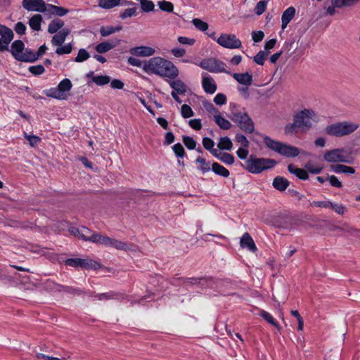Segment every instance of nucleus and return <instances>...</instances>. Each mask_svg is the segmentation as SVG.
I'll return each mask as SVG.
<instances>
[{
	"mask_svg": "<svg viewBox=\"0 0 360 360\" xmlns=\"http://www.w3.org/2000/svg\"><path fill=\"white\" fill-rule=\"evenodd\" d=\"M143 69L147 73L155 74L172 79H174L179 75V70L173 63L161 57L151 58L148 61L144 63Z\"/></svg>",
	"mask_w": 360,
	"mask_h": 360,
	"instance_id": "obj_1",
	"label": "nucleus"
},
{
	"mask_svg": "<svg viewBox=\"0 0 360 360\" xmlns=\"http://www.w3.org/2000/svg\"><path fill=\"white\" fill-rule=\"evenodd\" d=\"M276 164L277 162L273 159L259 158L251 155L244 164L241 163V165L250 173L259 174L266 169L273 168Z\"/></svg>",
	"mask_w": 360,
	"mask_h": 360,
	"instance_id": "obj_2",
	"label": "nucleus"
},
{
	"mask_svg": "<svg viewBox=\"0 0 360 360\" xmlns=\"http://www.w3.org/2000/svg\"><path fill=\"white\" fill-rule=\"evenodd\" d=\"M264 143L268 148L287 158H295L300 153L297 147L275 141L268 136L264 137Z\"/></svg>",
	"mask_w": 360,
	"mask_h": 360,
	"instance_id": "obj_3",
	"label": "nucleus"
},
{
	"mask_svg": "<svg viewBox=\"0 0 360 360\" xmlns=\"http://www.w3.org/2000/svg\"><path fill=\"white\" fill-rule=\"evenodd\" d=\"M359 127V125L356 123L339 122L327 126L325 128V132L330 136L342 137L353 133Z\"/></svg>",
	"mask_w": 360,
	"mask_h": 360,
	"instance_id": "obj_4",
	"label": "nucleus"
},
{
	"mask_svg": "<svg viewBox=\"0 0 360 360\" xmlns=\"http://www.w3.org/2000/svg\"><path fill=\"white\" fill-rule=\"evenodd\" d=\"M229 117L237 124V126L247 134H252L255 131V124L252 118L243 108L241 112H232Z\"/></svg>",
	"mask_w": 360,
	"mask_h": 360,
	"instance_id": "obj_5",
	"label": "nucleus"
},
{
	"mask_svg": "<svg viewBox=\"0 0 360 360\" xmlns=\"http://www.w3.org/2000/svg\"><path fill=\"white\" fill-rule=\"evenodd\" d=\"M9 51L14 58L18 61L30 62L34 57L31 53V49H25V44L21 40L13 41Z\"/></svg>",
	"mask_w": 360,
	"mask_h": 360,
	"instance_id": "obj_6",
	"label": "nucleus"
},
{
	"mask_svg": "<svg viewBox=\"0 0 360 360\" xmlns=\"http://www.w3.org/2000/svg\"><path fill=\"white\" fill-rule=\"evenodd\" d=\"M199 66L210 72H224L231 75L229 71L226 70V63L216 58L212 57L202 59L200 62Z\"/></svg>",
	"mask_w": 360,
	"mask_h": 360,
	"instance_id": "obj_7",
	"label": "nucleus"
},
{
	"mask_svg": "<svg viewBox=\"0 0 360 360\" xmlns=\"http://www.w3.org/2000/svg\"><path fill=\"white\" fill-rule=\"evenodd\" d=\"M324 160L328 162H345L351 163L352 160L349 154L345 148H337L328 150L323 155Z\"/></svg>",
	"mask_w": 360,
	"mask_h": 360,
	"instance_id": "obj_8",
	"label": "nucleus"
},
{
	"mask_svg": "<svg viewBox=\"0 0 360 360\" xmlns=\"http://www.w3.org/2000/svg\"><path fill=\"white\" fill-rule=\"evenodd\" d=\"M216 41L222 47L229 49H240L242 46L241 41L233 34H221Z\"/></svg>",
	"mask_w": 360,
	"mask_h": 360,
	"instance_id": "obj_9",
	"label": "nucleus"
},
{
	"mask_svg": "<svg viewBox=\"0 0 360 360\" xmlns=\"http://www.w3.org/2000/svg\"><path fill=\"white\" fill-rule=\"evenodd\" d=\"M315 115L314 110L310 109H304L295 114L293 117V121H295L299 127L309 129L311 127V119Z\"/></svg>",
	"mask_w": 360,
	"mask_h": 360,
	"instance_id": "obj_10",
	"label": "nucleus"
},
{
	"mask_svg": "<svg viewBox=\"0 0 360 360\" xmlns=\"http://www.w3.org/2000/svg\"><path fill=\"white\" fill-rule=\"evenodd\" d=\"M0 52L8 51L9 44L14 37L13 30L5 25H0Z\"/></svg>",
	"mask_w": 360,
	"mask_h": 360,
	"instance_id": "obj_11",
	"label": "nucleus"
},
{
	"mask_svg": "<svg viewBox=\"0 0 360 360\" xmlns=\"http://www.w3.org/2000/svg\"><path fill=\"white\" fill-rule=\"evenodd\" d=\"M22 7L28 11L46 13L47 4L44 0H22Z\"/></svg>",
	"mask_w": 360,
	"mask_h": 360,
	"instance_id": "obj_12",
	"label": "nucleus"
},
{
	"mask_svg": "<svg viewBox=\"0 0 360 360\" xmlns=\"http://www.w3.org/2000/svg\"><path fill=\"white\" fill-rule=\"evenodd\" d=\"M276 226L282 229H292L295 225V219L288 214H280L274 218Z\"/></svg>",
	"mask_w": 360,
	"mask_h": 360,
	"instance_id": "obj_13",
	"label": "nucleus"
},
{
	"mask_svg": "<svg viewBox=\"0 0 360 360\" xmlns=\"http://www.w3.org/2000/svg\"><path fill=\"white\" fill-rule=\"evenodd\" d=\"M91 297H94L93 301L96 300L100 301L109 300H117L122 301L126 298L127 295L120 292L109 291L104 293H91Z\"/></svg>",
	"mask_w": 360,
	"mask_h": 360,
	"instance_id": "obj_14",
	"label": "nucleus"
},
{
	"mask_svg": "<svg viewBox=\"0 0 360 360\" xmlns=\"http://www.w3.org/2000/svg\"><path fill=\"white\" fill-rule=\"evenodd\" d=\"M120 43V40L117 39H114L110 41H105L101 43H99L95 46V51L98 53H105L110 50L114 49Z\"/></svg>",
	"mask_w": 360,
	"mask_h": 360,
	"instance_id": "obj_15",
	"label": "nucleus"
},
{
	"mask_svg": "<svg viewBox=\"0 0 360 360\" xmlns=\"http://www.w3.org/2000/svg\"><path fill=\"white\" fill-rule=\"evenodd\" d=\"M130 53L136 56L148 57L153 56L155 53V49L150 46H141L131 48Z\"/></svg>",
	"mask_w": 360,
	"mask_h": 360,
	"instance_id": "obj_16",
	"label": "nucleus"
},
{
	"mask_svg": "<svg viewBox=\"0 0 360 360\" xmlns=\"http://www.w3.org/2000/svg\"><path fill=\"white\" fill-rule=\"evenodd\" d=\"M213 278H206V277H202V278H186L184 279V283L185 284H189V285H199L201 286H205V287H212L213 283Z\"/></svg>",
	"mask_w": 360,
	"mask_h": 360,
	"instance_id": "obj_17",
	"label": "nucleus"
},
{
	"mask_svg": "<svg viewBox=\"0 0 360 360\" xmlns=\"http://www.w3.org/2000/svg\"><path fill=\"white\" fill-rule=\"evenodd\" d=\"M240 245L241 248H247L252 252H255L257 250L252 238L248 233H245L242 236L240 240Z\"/></svg>",
	"mask_w": 360,
	"mask_h": 360,
	"instance_id": "obj_18",
	"label": "nucleus"
},
{
	"mask_svg": "<svg viewBox=\"0 0 360 360\" xmlns=\"http://www.w3.org/2000/svg\"><path fill=\"white\" fill-rule=\"evenodd\" d=\"M202 85L204 91L210 94H213L217 88L214 79L210 75L202 77Z\"/></svg>",
	"mask_w": 360,
	"mask_h": 360,
	"instance_id": "obj_19",
	"label": "nucleus"
},
{
	"mask_svg": "<svg viewBox=\"0 0 360 360\" xmlns=\"http://www.w3.org/2000/svg\"><path fill=\"white\" fill-rule=\"evenodd\" d=\"M295 8L293 6L288 7L282 14L281 16V28L284 30L288 24L295 15Z\"/></svg>",
	"mask_w": 360,
	"mask_h": 360,
	"instance_id": "obj_20",
	"label": "nucleus"
},
{
	"mask_svg": "<svg viewBox=\"0 0 360 360\" xmlns=\"http://www.w3.org/2000/svg\"><path fill=\"white\" fill-rule=\"evenodd\" d=\"M107 246L112 247L117 250L128 251L132 250L131 248L134 245L130 243H127L123 241L110 238V240L108 242Z\"/></svg>",
	"mask_w": 360,
	"mask_h": 360,
	"instance_id": "obj_21",
	"label": "nucleus"
},
{
	"mask_svg": "<svg viewBox=\"0 0 360 360\" xmlns=\"http://www.w3.org/2000/svg\"><path fill=\"white\" fill-rule=\"evenodd\" d=\"M232 77L240 84L249 86L252 83V76L249 72L233 73Z\"/></svg>",
	"mask_w": 360,
	"mask_h": 360,
	"instance_id": "obj_22",
	"label": "nucleus"
},
{
	"mask_svg": "<svg viewBox=\"0 0 360 360\" xmlns=\"http://www.w3.org/2000/svg\"><path fill=\"white\" fill-rule=\"evenodd\" d=\"M288 170L290 174L295 175L300 180H307L309 179V174L305 169L298 168L293 164H289L288 165Z\"/></svg>",
	"mask_w": 360,
	"mask_h": 360,
	"instance_id": "obj_23",
	"label": "nucleus"
},
{
	"mask_svg": "<svg viewBox=\"0 0 360 360\" xmlns=\"http://www.w3.org/2000/svg\"><path fill=\"white\" fill-rule=\"evenodd\" d=\"M212 155L226 165H233L235 161L234 156L228 153H218L217 150H213Z\"/></svg>",
	"mask_w": 360,
	"mask_h": 360,
	"instance_id": "obj_24",
	"label": "nucleus"
},
{
	"mask_svg": "<svg viewBox=\"0 0 360 360\" xmlns=\"http://www.w3.org/2000/svg\"><path fill=\"white\" fill-rule=\"evenodd\" d=\"M289 184L290 182L287 179L280 176H276L272 183L274 188L279 191H284Z\"/></svg>",
	"mask_w": 360,
	"mask_h": 360,
	"instance_id": "obj_25",
	"label": "nucleus"
},
{
	"mask_svg": "<svg viewBox=\"0 0 360 360\" xmlns=\"http://www.w3.org/2000/svg\"><path fill=\"white\" fill-rule=\"evenodd\" d=\"M70 34L68 29H63L56 34L51 40L53 45L61 46L65 41L66 37Z\"/></svg>",
	"mask_w": 360,
	"mask_h": 360,
	"instance_id": "obj_26",
	"label": "nucleus"
},
{
	"mask_svg": "<svg viewBox=\"0 0 360 360\" xmlns=\"http://www.w3.org/2000/svg\"><path fill=\"white\" fill-rule=\"evenodd\" d=\"M169 86L173 89L172 91H175L179 94H185L187 90V86L180 79L174 80L169 82Z\"/></svg>",
	"mask_w": 360,
	"mask_h": 360,
	"instance_id": "obj_27",
	"label": "nucleus"
},
{
	"mask_svg": "<svg viewBox=\"0 0 360 360\" xmlns=\"http://www.w3.org/2000/svg\"><path fill=\"white\" fill-rule=\"evenodd\" d=\"M330 169L337 174L345 173L352 174L355 173L354 167L340 164L330 165Z\"/></svg>",
	"mask_w": 360,
	"mask_h": 360,
	"instance_id": "obj_28",
	"label": "nucleus"
},
{
	"mask_svg": "<svg viewBox=\"0 0 360 360\" xmlns=\"http://www.w3.org/2000/svg\"><path fill=\"white\" fill-rule=\"evenodd\" d=\"M212 171L220 176L227 178L230 175L229 171L218 162H213L211 167Z\"/></svg>",
	"mask_w": 360,
	"mask_h": 360,
	"instance_id": "obj_29",
	"label": "nucleus"
},
{
	"mask_svg": "<svg viewBox=\"0 0 360 360\" xmlns=\"http://www.w3.org/2000/svg\"><path fill=\"white\" fill-rule=\"evenodd\" d=\"M65 265L78 268V267H85L88 262L86 259H80V258H70L67 259L64 261Z\"/></svg>",
	"mask_w": 360,
	"mask_h": 360,
	"instance_id": "obj_30",
	"label": "nucleus"
},
{
	"mask_svg": "<svg viewBox=\"0 0 360 360\" xmlns=\"http://www.w3.org/2000/svg\"><path fill=\"white\" fill-rule=\"evenodd\" d=\"M214 121L220 129L224 130H228L232 126L231 123L228 120L223 117L220 114L214 115Z\"/></svg>",
	"mask_w": 360,
	"mask_h": 360,
	"instance_id": "obj_31",
	"label": "nucleus"
},
{
	"mask_svg": "<svg viewBox=\"0 0 360 360\" xmlns=\"http://www.w3.org/2000/svg\"><path fill=\"white\" fill-rule=\"evenodd\" d=\"M46 12L61 17L66 15L68 13V10L63 7L54 6L52 4H47Z\"/></svg>",
	"mask_w": 360,
	"mask_h": 360,
	"instance_id": "obj_32",
	"label": "nucleus"
},
{
	"mask_svg": "<svg viewBox=\"0 0 360 360\" xmlns=\"http://www.w3.org/2000/svg\"><path fill=\"white\" fill-rule=\"evenodd\" d=\"M110 82V77L108 75H94L91 71V82H94L98 86H104Z\"/></svg>",
	"mask_w": 360,
	"mask_h": 360,
	"instance_id": "obj_33",
	"label": "nucleus"
},
{
	"mask_svg": "<svg viewBox=\"0 0 360 360\" xmlns=\"http://www.w3.org/2000/svg\"><path fill=\"white\" fill-rule=\"evenodd\" d=\"M42 20V16L40 14L34 15L29 20V25L33 30L39 31L41 30V23Z\"/></svg>",
	"mask_w": 360,
	"mask_h": 360,
	"instance_id": "obj_34",
	"label": "nucleus"
},
{
	"mask_svg": "<svg viewBox=\"0 0 360 360\" xmlns=\"http://www.w3.org/2000/svg\"><path fill=\"white\" fill-rule=\"evenodd\" d=\"M64 22L60 19H55L52 20L48 27V32L51 34L57 32L60 29L63 27Z\"/></svg>",
	"mask_w": 360,
	"mask_h": 360,
	"instance_id": "obj_35",
	"label": "nucleus"
},
{
	"mask_svg": "<svg viewBox=\"0 0 360 360\" xmlns=\"http://www.w3.org/2000/svg\"><path fill=\"white\" fill-rule=\"evenodd\" d=\"M121 0H98V6L104 9H111L120 4Z\"/></svg>",
	"mask_w": 360,
	"mask_h": 360,
	"instance_id": "obj_36",
	"label": "nucleus"
},
{
	"mask_svg": "<svg viewBox=\"0 0 360 360\" xmlns=\"http://www.w3.org/2000/svg\"><path fill=\"white\" fill-rule=\"evenodd\" d=\"M217 147L220 150H231L233 147V143L228 136L221 137L217 143Z\"/></svg>",
	"mask_w": 360,
	"mask_h": 360,
	"instance_id": "obj_37",
	"label": "nucleus"
},
{
	"mask_svg": "<svg viewBox=\"0 0 360 360\" xmlns=\"http://www.w3.org/2000/svg\"><path fill=\"white\" fill-rule=\"evenodd\" d=\"M196 163H199L200 166L198 167V169L201 171L202 173H205L209 172L210 168V162L206 161L205 158L198 156L195 160Z\"/></svg>",
	"mask_w": 360,
	"mask_h": 360,
	"instance_id": "obj_38",
	"label": "nucleus"
},
{
	"mask_svg": "<svg viewBox=\"0 0 360 360\" xmlns=\"http://www.w3.org/2000/svg\"><path fill=\"white\" fill-rule=\"evenodd\" d=\"M69 231L72 235H73L75 236H77V237L82 238L84 240H89V238L85 235V233H87L89 231V230L86 228L83 227L82 229H79L78 228H76V227H71L69 229Z\"/></svg>",
	"mask_w": 360,
	"mask_h": 360,
	"instance_id": "obj_39",
	"label": "nucleus"
},
{
	"mask_svg": "<svg viewBox=\"0 0 360 360\" xmlns=\"http://www.w3.org/2000/svg\"><path fill=\"white\" fill-rule=\"evenodd\" d=\"M45 94L49 97H52L60 100L65 99L67 96L66 95H63V93L60 92L58 87L50 89L47 90Z\"/></svg>",
	"mask_w": 360,
	"mask_h": 360,
	"instance_id": "obj_40",
	"label": "nucleus"
},
{
	"mask_svg": "<svg viewBox=\"0 0 360 360\" xmlns=\"http://www.w3.org/2000/svg\"><path fill=\"white\" fill-rule=\"evenodd\" d=\"M110 240V237L105 236L98 233H91V243H99L101 245H108V242Z\"/></svg>",
	"mask_w": 360,
	"mask_h": 360,
	"instance_id": "obj_41",
	"label": "nucleus"
},
{
	"mask_svg": "<svg viewBox=\"0 0 360 360\" xmlns=\"http://www.w3.org/2000/svg\"><path fill=\"white\" fill-rule=\"evenodd\" d=\"M72 86V82L69 79H63L58 85V88L60 92L63 93V95H66V93L71 89Z\"/></svg>",
	"mask_w": 360,
	"mask_h": 360,
	"instance_id": "obj_42",
	"label": "nucleus"
},
{
	"mask_svg": "<svg viewBox=\"0 0 360 360\" xmlns=\"http://www.w3.org/2000/svg\"><path fill=\"white\" fill-rule=\"evenodd\" d=\"M269 0H261L259 1L255 7V13L257 15H262L266 10L267 4Z\"/></svg>",
	"mask_w": 360,
	"mask_h": 360,
	"instance_id": "obj_43",
	"label": "nucleus"
},
{
	"mask_svg": "<svg viewBox=\"0 0 360 360\" xmlns=\"http://www.w3.org/2000/svg\"><path fill=\"white\" fill-rule=\"evenodd\" d=\"M297 128H300L299 125L295 121H293L292 123H288L285 126L284 132L286 135L294 134L297 132Z\"/></svg>",
	"mask_w": 360,
	"mask_h": 360,
	"instance_id": "obj_44",
	"label": "nucleus"
},
{
	"mask_svg": "<svg viewBox=\"0 0 360 360\" xmlns=\"http://www.w3.org/2000/svg\"><path fill=\"white\" fill-rule=\"evenodd\" d=\"M182 141L188 150H193L196 147V141L191 136H183Z\"/></svg>",
	"mask_w": 360,
	"mask_h": 360,
	"instance_id": "obj_45",
	"label": "nucleus"
},
{
	"mask_svg": "<svg viewBox=\"0 0 360 360\" xmlns=\"http://www.w3.org/2000/svg\"><path fill=\"white\" fill-rule=\"evenodd\" d=\"M260 316L266 321L269 323L271 325L276 327L279 329V326L277 323V322L274 320V319L272 317V316L267 311L264 310H261L260 311Z\"/></svg>",
	"mask_w": 360,
	"mask_h": 360,
	"instance_id": "obj_46",
	"label": "nucleus"
},
{
	"mask_svg": "<svg viewBox=\"0 0 360 360\" xmlns=\"http://www.w3.org/2000/svg\"><path fill=\"white\" fill-rule=\"evenodd\" d=\"M158 6L160 9L162 11H166L168 13L173 12L174 5L169 1H167L165 0L160 1L158 2Z\"/></svg>",
	"mask_w": 360,
	"mask_h": 360,
	"instance_id": "obj_47",
	"label": "nucleus"
},
{
	"mask_svg": "<svg viewBox=\"0 0 360 360\" xmlns=\"http://www.w3.org/2000/svg\"><path fill=\"white\" fill-rule=\"evenodd\" d=\"M141 9L144 12H150L154 10L155 5L152 1L150 0H140Z\"/></svg>",
	"mask_w": 360,
	"mask_h": 360,
	"instance_id": "obj_48",
	"label": "nucleus"
},
{
	"mask_svg": "<svg viewBox=\"0 0 360 360\" xmlns=\"http://www.w3.org/2000/svg\"><path fill=\"white\" fill-rule=\"evenodd\" d=\"M172 150L176 157L183 158L186 155L185 150L180 143H177L172 146Z\"/></svg>",
	"mask_w": 360,
	"mask_h": 360,
	"instance_id": "obj_49",
	"label": "nucleus"
},
{
	"mask_svg": "<svg viewBox=\"0 0 360 360\" xmlns=\"http://www.w3.org/2000/svg\"><path fill=\"white\" fill-rule=\"evenodd\" d=\"M192 22L193 25L197 28L198 30L205 32L208 29V24L202 20H201L199 18H194L192 20Z\"/></svg>",
	"mask_w": 360,
	"mask_h": 360,
	"instance_id": "obj_50",
	"label": "nucleus"
},
{
	"mask_svg": "<svg viewBox=\"0 0 360 360\" xmlns=\"http://www.w3.org/2000/svg\"><path fill=\"white\" fill-rule=\"evenodd\" d=\"M24 136L29 141V143L32 147L37 146L41 142V138L37 136L30 135L25 133Z\"/></svg>",
	"mask_w": 360,
	"mask_h": 360,
	"instance_id": "obj_51",
	"label": "nucleus"
},
{
	"mask_svg": "<svg viewBox=\"0 0 360 360\" xmlns=\"http://www.w3.org/2000/svg\"><path fill=\"white\" fill-rule=\"evenodd\" d=\"M181 116L184 118H189L193 116L194 112L192 108L187 104H184L181 108Z\"/></svg>",
	"mask_w": 360,
	"mask_h": 360,
	"instance_id": "obj_52",
	"label": "nucleus"
},
{
	"mask_svg": "<svg viewBox=\"0 0 360 360\" xmlns=\"http://www.w3.org/2000/svg\"><path fill=\"white\" fill-rule=\"evenodd\" d=\"M236 141L239 143L242 147L248 148L250 146V142L248 139L243 134L240 133H237L235 136Z\"/></svg>",
	"mask_w": 360,
	"mask_h": 360,
	"instance_id": "obj_53",
	"label": "nucleus"
},
{
	"mask_svg": "<svg viewBox=\"0 0 360 360\" xmlns=\"http://www.w3.org/2000/svg\"><path fill=\"white\" fill-rule=\"evenodd\" d=\"M202 143L203 147L206 150H209L211 154H212V151L217 150L216 149L213 148V147L214 146V142L212 139H210L209 137H204L202 139Z\"/></svg>",
	"mask_w": 360,
	"mask_h": 360,
	"instance_id": "obj_54",
	"label": "nucleus"
},
{
	"mask_svg": "<svg viewBox=\"0 0 360 360\" xmlns=\"http://www.w3.org/2000/svg\"><path fill=\"white\" fill-rule=\"evenodd\" d=\"M359 0H334V4L338 8L345 6H351Z\"/></svg>",
	"mask_w": 360,
	"mask_h": 360,
	"instance_id": "obj_55",
	"label": "nucleus"
},
{
	"mask_svg": "<svg viewBox=\"0 0 360 360\" xmlns=\"http://www.w3.org/2000/svg\"><path fill=\"white\" fill-rule=\"evenodd\" d=\"M46 49H47V47L46 46L45 44H44L39 48L37 52H34L32 50H31V53L33 55L34 58H32V60H30L29 63H32V62L36 61L40 56H41L44 53H45Z\"/></svg>",
	"mask_w": 360,
	"mask_h": 360,
	"instance_id": "obj_56",
	"label": "nucleus"
},
{
	"mask_svg": "<svg viewBox=\"0 0 360 360\" xmlns=\"http://www.w3.org/2000/svg\"><path fill=\"white\" fill-rule=\"evenodd\" d=\"M267 53L264 51H259L253 58V60L258 65H263Z\"/></svg>",
	"mask_w": 360,
	"mask_h": 360,
	"instance_id": "obj_57",
	"label": "nucleus"
},
{
	"mask_svg": "<svg viewBox=\"0 0 360 360\" xmlns=\"http://www.w3.org/2000/svg\"><path fill=\"white\" fill-rule=\"evenodd\" d=\"M89 58V53L84 49H79L77 57L75 59V61L81 63Z\"/></svg>",
	"mask_w": 360,
	"mask_h": 360,
	"instance_id": "obj_58",
	"label": "nucleus"
},
{
	"mask_svg": "<svg viewBox=\"0 0 360 360\" xmlns=\"http://www.w3.org/2000/svg\"><path fill=\"white\" fill-rule=\"evenodd\" d=\"M304 167L309 172H310L311 174H320L323 170L322 167H315L313 166L312 163L310 162H307Z\"/></svg>",
	"mask_w": 360,
	"mask_h": 360,
	"instance_id": "obj_59",
	"label": "nucleus"
},
{
	"mask_svg": "<svg viewBox=\"0 0 360 360\" xmlns=\"http://www.w3.org/2000/svg\"><path fill=\"white\" fill-rule=\"evenodd\" d=\"M203 106L208 112H210L211 114H214V115L220 114L219 110L217 108H216L214 106V105L209 101L203 102Z\"/></svg>",
	"mask_w": 360,
	"mask_h": 360,
	"instance_id": "obj_60",
	"label": "nucleus"
},
{
	"mask_svg": "<svg viewBox=\"0 0 360 360\" xmlns=\"http://www.w3.org/2000/svg\"><path fill=\"white\" fill-rule=\"evenodd\" d=\"M72 51L71 44H68L64 46L57 48L56 53L58 55L68 54Z\"/></svg>",
	"mask_w": 360,
	"mask_h": 360,
	"instance_id": "obj_61",
	"label": "nucleus"
},
{
	"mask_svg": "<svg viewBox=\"0 0 360 360\" xmlns=\"http://www.w3.org/2000/svg\"><path fill=\"white\" fill-rule=\"evenodd\" d=\"M136 15V8H130L125 9L122 13H120V17L122 19H125Z\"/></svg>",
	"mask_w": 360,
	"mask_h": 360,
	"instance_id": "obj_62",
	"label": "nucleus"
},
{
	"mask_svg": "<svg viewBox=\"0 0 360 360\" xmlns=\"http://www.w3.org/2000/svg\"><path fill=\"white\" fill-rule=\"evenodd\" d=\"M29 71L33 74L34 75H40L45 71V69L43 65H34L30 66L29 68Z\"/></svg>",
	"mask_w": 360,
	"mask_h": 360,
	"instance_id": "obj_63",
	"label": "nucleus"
},
{
	"mask_svg": "<svg viewBox=\"0 0 360 360\" xmlns=\"http://www.w3.org/2000/svg\"><path fill=\"white\" fill-rule=\"evenodd\" d=\"M226 96L225 94L219 93L214 98V102L216 105H222L226 103Z\"/></svg>",
	"mask_w": 360,
	"mask_h": 360,
	"instance_id": "obj_64",
	"label": "nucleus"
}]
</instances>
